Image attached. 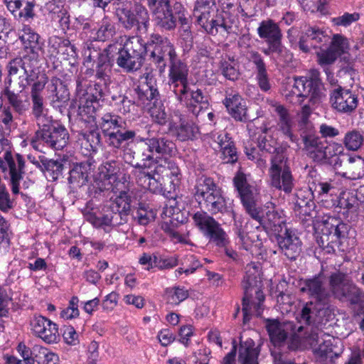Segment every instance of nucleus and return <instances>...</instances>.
I'll list each match as a JSON object with an SVG mask.
<instances>
[{
    "instance_id": "f257e3e1",
    "label": "nucleus",
    "mask_w": 364,
    "mask_h": 364,
    "mask_svg": "<svg viewBox=\"0 0 364 364\" xmlns=\"http://www.w3.org/2000/svg\"><path fill=\"white\" fill-rule=\"evenodd\" d=\"M105 51L126 73L139 70L148 52L150 60L162 74L167 66V58L168 85L176 100L196 117L203 109L209 106V96L205 90L196 85L190 86L188 65L178 58L176 47L167 37L153 33L144 42L141 36H129L123 45L110 43L105 48Z\"/></svg>"
},
{
    "instance_id": "f03ea898",
    "label": "nucleus",
    "mask_w": 364,
    "mask_h": 364,
    "mask_svg": "<svg viewBox=\"0 0 364 364\" xmlns=\"http://www.w3.org/2000/svg\"><path fill=\"white\" fill-rule=\"evenodd\" d=\"M126 124L120 116L106 112L100 117L96 127L100 129L108 148L114 153H122L124 159L132 161L135 152L131 145L137 132L134 129H126Z\"/></svg>"
},
{
    "instance_id": "7ed1b4c3",
    "label": "nucleus",
    "mask_w": 364,
    "mask_h": 364,
    "mask_svg": "<svg viewBox=\"0 0 364 364\" xmlns=\"http://www.w3.org/2000/svg\"><path fill=\"white\" fill-rule=\"evenodd\" d=\"M193 197L201 206H203L212 215L228 213L235 220V233L242 242H245V232L241 225L237 226L236 214L232 207L228 206L222 188L215 180L208 176L203 175L196 181L193 188Z\"/></svg>"
},
{
    "instance_id": "20e7f679",
    "label": "nucleus",
    "mask_w": 364,
    "mask_h": 364,
    "mask_svg": "<svg viewBox=\"0 0 364 364\" xmlns=\"http://www.w3.org/2000/svg\"><path fill=\"white\" fill-rule=\"evenodd\" d=\"M156 155L154 174L169 178L173 190L178 187L182 173L178 164L172 159L178 152L176 143L166 136L150 137Z\"/></svg>"
},
{
    "instance_id": "39448f33",
    "label": "nucleus",
    "mask_w": 364,
    "mask_h": 364,
    "mask_svg": "<svg viewBox=\"0 0 364 364\" xmlns=\"http://www.w3.org/2000/svg\"><path fill=\"white\" fill-rule=\"evenodd\" d=\"M142 142L138 149V154L141 158V163L133 164L135 158L130 161L125 159V161L136 169L134 173L136 183L144 190L149 191L153 193H160L164 188V181L163 176L154 174V168L150 171L151 166L149 163L156 166V156L150 137L141 138ZM136 153V151H134ZM136 154H134V156Z\"/></svg>"
},
{
    "instance_id": "423d86ee",
    "label": "nucleus",
    "mask_w": 364,
    "mask_h": 364,
    "mask_svg": "<svg viewBox=\"0 0 364 364\" xmlns=\"http://www.w3.org/2000/svg\"><path fill=\"white\" fill-rule=\"evenodd\" d=\"M247 270L241 282L244 291L242 301L244 323L250 321L251 318L252 307L254 308L257 316L262 315V304L265 299L262 289V282L255 275V273L258 272V266L255 262H252L247 266Z\"/></svg>"
},
{
    "instance_id": "0eeeda50",
    "label": "nucleus",
    "mask_w": 364,
    "mask_h": 364,
    "mask_svg": "<svg viewBox=\"0 0 364 364\" xmlns=\"http://www.w3.org/2000/svg\"><path fill=\"white\" fill-rule=\"evenodd\" d=\"M119 26L127 31H134L136 36L146 34L150 26L147 9L139 2L123 3L115 10Z\"/></svg>"
},
{
    "instance_id": "6e6552de",
    "label": "nucleus",
    "mask_w": 364,
    "mask_h": 364,
    "mask_svg": "<svg viewBox=\"0 0 364 364\" xmlns=\"http://www.w3.org/2000/svg\"><path fill=\"white\" fill-rule=\"evenodd\" d=\"M317 70H311L309 77L306 76H294L291 88L286 94V98L291 102L301 105L309 97L313 104L321 101L323 93V85Z\"/></svg>"
},
{
    "instance_id": "1a4fd4ad",
    "label": "nucleus",
    "mask_w": 364,
    "mask_h": 364,
    "mask_svg": "<svg viewBox=\"0 0 364 364\" xmlns=\"http://www.w3.org/2000/svg\"><path fill=\"white\" fill-rule=\"evenodd\" d=\"M38 124L39 129L36 132L35 136L31 140L33 148L38 149L37 144L39 141L54 150H62L66 146L69 139V133L62 123L49 117H43Z\"/></svg>"
},
{
    "instance_id": "9d476101",
    "label": "nucleus",
    "mask_w": 364,
    "mask_h": 364,
    "mask_svg": "<svg viewBox=\"0 0 364 364\" xmlns=\"http://www.w3.org/2000/svg\"><path fill=\"white\" fill-rule=\"evenodd\" d=\"M258 36L264 40L267 47L262 50V53L270 56L276 54L279 58H284L286 62L293 58V54L282 43L283 33L279 23L272 18L262 20L257 28Z\"/></svg>"
},
{
    "instance_id": "9b49d317",
    "label": "nucleus",
    "mask_w": 364,
    "mask_h": 364,
    "mask_svg": "<svg viewBox=\"0 0 364 364\" xmlns=\"http://www.w3.org/2000/svg\"><path fill=\"white\" fill-rule=\"evenodd\" d=\"M321 234L317 240L319 247L328 254L335 252V247L340 240L346 237L348 225L342 219L336 215H325L322 219Z\"/></svg>"
},
{
    "instance_id": "f8f14e48",
    "label": "nucleus",
    "mask_w": 364,
    "mask_h": 364,
    "mask_svg": "<svg viewBox=\"0 0 364 364\" xmlns=\"http://www.w3.org/2000/svg\"><path fill=\"white\" fill-rule=\"evenodd\" d=\"M156 26L163 31H173L176 27L177 20L186 31L189 28L188 12L181 3L176 2L171 7L170 1L151 11Z\"/></svg>"
},
{
    "instance_id": "ddd939ff",
    "label": "nucleus",
    "mask_w": 364,
    "mask_h": 364,
    "mask_svg": "<svg viewBox=\"0 0 364 364\" xmlns=\"http://www.w3.org/2000/svg\"><path fill=\"white\" fill-rule=\"evenodd\" d=\"M329 287L336 299L348 301L351 305L361 301L362 291L346 274L341 272L331 273L329 277Z\"/></svg>"
},
{
    "instance_id": "4468645a",
    "label": "nucleus",
    "mask_w": 364,
    "mask_h": 364,
    "mask_svg": "<svg viewBox=\"0 0 364 364\" xmlns=\"http://www.w3.org/2000/svg\"><path fill=\"white\" fill-rule=\"evenodd\" d=\"M247 214L267 231L279 233L286 224L284 210L277 208L272 203H267L264 207L257 205Z\"/></svg>"
},
{
    "instance_id": "2eb2a0df",
    "label": "nucleus",
    "mask_w": 364,
    "mask_h": 364,
    "mask_svg": "<svg viewBox=\"0 0 364 364\" xmlns=\"http://www.w3.org/2000/svg\"><path fill=\"white\" fill-rule=\"evenodd\" d=\"M104 91L100 83H95L92 87L80 97L78 115L86 123L97 124V112L102 107L100 102L104 100Z\"/></svg>"
},
{
    "instance_id": "dca6fc26",
    "label": "nucleus",
    "mask_w": 364,
    "mask_h": 364,
    "mask_svg": "<svg viewBox=\"0 0 364 364\" xmlns=\"http://www.w3.org/2000/svg\"><path fill=\"white\" fill-rule=\"evenodd\" d=\"M0 168L9 176L12 193L18 194L20 183L23 179L27 168L25 157L18 153L13 154L7 149L3 159H0Z\"/></svg>"
},
{
    "instance_id": "f3484780",
    "label": "nucleus",
    "mask_w": 364,
    "mask_h": 364,
    "mask_svg": "<svg viewBox=\"0 0 364 364\" xmlns=\"http://www.w3.org/2000/svg\"><path fill=\"white\" fill-rule=\"evenodd\" d=\"M32 335L46 344H56L60 341L58 325L40 314H34L29 320Z\"/></svg>"
},
{
    "instance_id": "a211bd4d",
    "label": "nucleus",
    "mask_w": 364,
    "mask_h": 364,
    "mask_svg": "<svg viewBox=\"0 0 364 364\" xmlns=\"http://www.w3.org/2000/svg\"><path fill=\"white\" fill-rule=\"evenodd\" d=\"M123 163L119 160H107L99 167V181H97L100 191L117 189V183L119 181Z\"/></svg>"
},
{
    "instance_id": "6ab92c4d",
    "label": "nucleus",
    "mask_w": 364,
    "mask_h": 364,
    "mask_svg": "<svg viewBox=\"0 0 364 364\" xmlns=\"http://www.w3.org/2000/svg\"><path fill=\"white\" fill-rule=\"evenodd\" d=\"M198 25L208 35L215 36L218 33L229 34L232 31L235 23L227 13L204 14L203 17L196 21Z\"/></svg>"
},
{
    "instance_id": "aec40b11",
    "label": "nucleus",
    "mask_w": 364,
    "mask_h": 364,
    "mask_svg": "<svg viewBox=\"0 0 364 364\" xmlns=\"http://www.w3.org/2000/svg\"><path fill=\"white\" fill-rule=\"evenodd\" d=\"M284 160H274L269 169L271 186L287 194L291 193L294 187V179L289 166H282Z\"/></svg>"
},
{
    "instance_id": "412c9836",
    "label": "nucleus",
    "mask_w": 364,
    "mask_h": 364,
    "mask_svg": "<svg viewBox=\"0 0 364 364\" xmlns=\"http://www.w3.org/2000/svg\"><path fill=\"white\" fill-rule=\"evenodd\" d=\"M18 38L23 46V55L38 63L45 46L41 36L30 26L23 25Z\"/></svg>"
},
{
    "instance_id": "4be33fe9",
    "label": "nucleus",
    "mask_w": 364,
    "mask_h": 364,
    "mask_svg": "<svg viewBox=\"0 0 364 364\" xmlns=\"http://www.w3.org/2000/svg\"><path fill=\"white\" fill-rule=\"evenodd\" d=\"M303 149L314 160H321L326 156V145L312 126L299 129Z\"/></svg>"
},
{
    "instance_id": "5701e85b",
    "label": "nucleus",
    "mask_w": 364,
    "mask_h": 364,
    "mask_svg": "<svg viewBox=\"0 0 364 364\" xmlns=\"http://www.w3.org/2000/svg\"><path fill=\"white\" fill-rule=\"evenodd\" d=\"M232 184L237 197L248 213L257 205L255 187L248 182L247 175L240 168L235 173Z\"/></svg>"
},
{
    "instance_id": "b1692460",
    "label": "nucleus",
    "mask_w": 364,
    "mask_h": 364,
    "mask_svg": "<svg viewBox=\"0 0 364 364\" xmlns=\"http://www.w3.org/2000/svg\"><path fill=\"white\" fill-rule=\"evenodd\" d=\"M301 285L300 291L306 294L318 304H330L331 295L324 287L322 272L301 280Z\"/></svg>"
},
{
    "instance_id": "393cba45",
    "label": "nucleus",
    "mask_w": 364,
    "mask_h": 364,
    "mask_svg": "<svg viewBox=\"0 0 364 364\" xmlns=\"http://www.w3.org/2000/svg\"><path fill=\"white\" fill-rule=\"evenodd\" d=\"M132 91V95H135V100L137 105L144 107H148L154 103H159L161 100L157 84L155 80L147 75L144 82H141Z\"/></svg>"
},
{
    "instance_id": "a878e982",
    "label": "nucleus",
    "mask_w": 364,
    "mask_h": 364,
    "mask_svg": "<svg viewBox=\"0 0 364 364\" xmlns=\"http://www.w3.org/2000/svg\"><path fill=\"white\" fill-rule=\"evenodd\" d=\"M222 102L228 113L235 121L240 122L249 121L246 102L237 91L226 90L225 97Z\"/></svg>"
},
{
    "instance_id": "bb28decb",
    "label": "nucleus",
    "mask_w": 364,
    "mask_h": 364,
    "mask_svg": "<svg viewBox=\"0 0 364 364\" xmlns=\"http://www.w3.org/2000/svg\"><path fill=\"white\" fill-rule=\"evenodd\" d=\"M332 107L343 114L352 113L358 107V96L351 90L339 87L333 90L330 96Z\"/></svg>"
},
{
    "instance_id": "cd10ccee",
    "label": "nucleus",
    "mask_w": 364,
    "mask_h": 364,
    "mask_svg": "<svg viewBox=\"0 0 364 364\" xmlns=\"http://www.w3.org/2000/svg\"><path fill=\"white\" fill-rule=\"evenodd\" d=\"M314 198V193L309 186L296 191L294 197L293 208L296 216L302 220H307V217L313 218L312 212L316 208Z\"/></svg>"
},
{
    "instance_id": "c85d7f7f",
    "label": "nucleus",
    "mask_w": 364,
    "mask_h": 364,
    "mask_svg": "<svg viewBox=\"0 0 364 364\" xmlns=\"http://www.w3.org/2000/svg\"><path fill=\"white\" fill-rule=\"evenodd\" d=\"M247 60L254 65L258 87L261 91L268 92L272 88V85L264 58L258 51L250 50L247 53Z\"/></svg>"
},
{
    "instance_id": "c756f323",
    "label": "nucleus",
    "mask_w": 364,
    "mask_h": 364,
    "mask_svg": "<svg viewBox=\"0 0 364 364\" xmlns=\"http://www.w3.org/2000/svg\"><path fill=\"white\" fill-rule=\"evenodd\" d=\"M213 141L218 144L220 159L225 164H234L238 161V151L231 134L221 131L213 135Z\"/></svg>"
},
{
    "instance_id": "7c9ffc66",
    "label": "nucleus",
    "mask_w": 364,
    "mask_h": 364,
    "mask_svg": "<svg viewBox=\"0 0 364 364\" xmlns=\"http://www.w3.org/2000/svg\"><path fill=\"white\" fill-rule=\"evenodd\" d=\"M276 237L281 253L291 261L296 260L301 252L302 242L295 232L286 228L284 234Z\"/></svg>"
},
{
    "instance_id": "2f4dec72",
    "label": "nucleus",
    "mask_w": 364,
    "mask_h": 364,
    "mask_svg": "<svg viewBox=\"0 0 364 364\" xmlns=\"http://www.w3.org/2000/svg\"><path fill=\"white\" fill-rule=\"evenodd\" d=\"M267 129H264V132L257 138V146L262 151L271 154L272 156L270 159L271 164H274V161L279 159L284 160V153L289 146L282 143L279 144L277 140L272 135L267 134Z\"/></svg>"
},
{
    "instance_id": "473e14b6",
    "label": "nucleus",
    "mask_w": 364,
    "mask_h": 364,
    "mask_svg": "<svg viewBox=\"0 0 364 364\" xmlns=\"http://www.w3.org/2000/svg\"><path fill=\"white\" fill-rule=\"evenodd\" d=\"M168 130L180 141H193L197 139L199 134V128L196 123L181 118L179 124L173 120L170 121L168 124Z\"/></svg>"
},
{
    "instance_id": "72a5a7b5",
    "label": "nucleus",
    "mask_w": 364,
    "mask_h": 364,
    "mask_svg": "<svg viewBox=\"0 0 364 364\" xmlns=\"http://www.w3.org/2000/svg\"><path fill=\"white\" fill-rule=\"evenodd\" d=\"M97 65L95 68V77L100 83L102 88L106 87L110 83L111 68L113 65V60L105 48L102 51L97 52Z\"/></svg>"
},
{
    "instance_id": "f704fd0d",
    "label": "nucleus",
    "mask_w": 364,
    "mask_h": 364,
    "mask_svg": "<svg viewBox=\"0 0 364 364\" xmlns=\"http://www.w3.org/2000/svg\"><path fill=\"white\" fill-rule=\"evenodd\" d=\"M48 82V77L46 73H43L41 78L32 85L31 88V97L32 101V113L33 116L41 122L44 109L43 97L41 92L44 90L46 85Z\"/></svg>"
},
{
    "instance_id": "c9c22d12",
    "label": "nucleus",
    "mask_w": 364,
    "mask_h": 364,
    "mask_svg": "<svg viewBox=\"0 0 364 364\" xmlns=\"http://www.w3.org/2000/svg\"><path fill=\"white\" fill-rule=\"evenodd\" d=\"M78 141L80 142V150L85 156H92L97 154L101 146L102 137L97 127L92 130L81 132L78 134Z\"/></svg>"
},
{
    "instance_id": "e433bc0d",
    "label": "nucleus",
    "mask_w": 364,
    "mask_h": 364,
    "mask_svg": "<svg viewBox=\"0 0 364 364\" xmlns=\"http://www.w3.org/2000/svg\"><path fill=\"white\" fill-rule=\"evenodd\" d=\"M309 176L308 185L318 198L332 196L336 192V183L331 178H323L316 172H311Z\"/></svg>"
},
{
    "instance_id": "4c0bfd02",
    "label": "nucleus",
    "mask_w": 364,
    "mask_h": 364,
    "mask_svg": "<svg viewBox=\"0 0 364 364\" xmlns=\"http://www.w3.org/2000/svg\"><path fill=\"white\" fill-rule=\"evenodd\" d=\"M117 33L115 23L107 16H105L90 31V40L105 42L111 40Z\"/></svg>"
},
{
    "instance_id": "58836bf2",
    "label": "nucleus",
    "mask_w": 364,
    "mask_h": 364,
    "mask_svg": "<svg viewBox=\"0 0 364 364\" xmlns=\"http://www.w3.org/2000/svg\"><path fill=\"white\" fill-rule=\"evenodd\" d=\"M132 196L129 191H122L114 199L110 200L108 207L127 223L132 212Z\"/></svg>"
},
{
    "instance_id": "ea45409f",
    "label": "nucleus",
    "mask_w": 364,
    "mask_h": 364,
    "mask_svg": "<svg viewBox=\"0 0 364 364\" xmlns=\"http://www.w3.org/2000/svg\"><path fill=\"white\" fill-rule=\"evenodd\" d=\"M358 188L356 193L343 192L340 194L338 201V206L343 210V215L350 223L356 222V209L358 200Z\"/></svg>"
},
{
    "instance_id": "a19ab883",
    "label": "nucleus",
    "mask_w": 364,
    "mask_h": 364,
    "mask_svg": "<svg viewBox=\"0 0 364 364\" xmlns=\"http://www.w3.org/2000/svg\"><path fill=\"white\" fill-rule=\"evenodd\" d=\"M261 348L257 346L252 338H247L244 341H240L238 362L240 364H259L258 358L260 354Z\"/></svg>"
},
{
    "instance_id": "79ce46f5",
    "label": "nucleus",
    "mask_w": 364,
    "mask_h": 364,
    "mask_svg": "<svg viewBox=\"0 0 364 364\" xmlns=\"http://www.w3.org/2000/svg\"><path fill=\"white\" fill-rule=\"evenodd\" d=\"M330 304H318L316 301H309L305 303L301 311V319L306 323L310 324L316 318L322 319L329 309Z\"/></svg>"
},
{
    "instance_id": "37998d69",
    "label": "nucleus",
    "mask_w": 364,
    "mask_h": 364,
    "mask_svg": "<svg viewBox=\"0 0 364 364\" xmlns=\"http://www.w3.org/2000/svg\"><path fill=\"white\" fill-rule=\"evenodd\" d=\"M22 91L16 92L13 90H6V95L3 97L6 99L10 109H13L14 112L20 115H26L29 112L31 103L27 95L23 96L21 93Z\"/></svg>"
},
{
    "instance_id": "c03bdc74",
    "label": "nucleus",
    "mask_w": 364,
    "mask_h": 364,
    "mask_svg": "<svg viewBox=\"0 0 364 364\" xmlns=\"http://www.w3.org/2000/svg\"><path fill=\"white\" fill-rule=\"evenodd\" d=\"M92 170V163L90 159L76 163L69 171V183L76 184L78 186L85 185Z\"/></svg>"
},
{
    "instance_id": "a18cd8bd",
    "label": "nucleus",
    "mask_w": 364,
    "mask_h": 364,
    "mask_svg": "<svg viewBox=\"0 0 364 364\" xmlns=\"http://www.w3.org/2000/svg\"><path fill=\"white\" fill-rule=\"evenodd\" d=\"M275 112L279 116L277 126L286 138L291 142H297L298 138L292 132V122L287 109L282 105L275 106Z\"/></svg>"
},
{
    "instance_id": "49530a36",
    "label": "nucleus",
    "mask_w": 364,
    "mask_h": 364,
    "mask_svg": "<svg viewBox=\"0 0 364 364\" xmlns=\"http://www.w3.org/2000/svg\"><path fill=\"white\" fill-rule=\"evenodd\" d=\"M58 355L41 346H34L29 360L30 364H58Z\"/></svg>"
},
{
    "instance_id": "de8ad7c7",
    "label": "nucleus",
    "mask_w": 364,
    "mask_h": 364,
    "mask_svg": "<svg viewBox=\"0 0 364 364\" xmlns=\"http://www.w3.org/2000/svg\"><path fill=\"white\" fill-rule=\"evenodd\" d=\"M33 164L43 172H47L53 181H56L62 176L64 168L63 164L59 160L49 159L45 156L40 157V162Z\"/></svg>"
},
{
    "instance_id": "09e8293b",
    "label": "nucleus",
    "mask_w": 364,
    "mask_h": 364,
    "mask_svg": "<svg viewBox=\"0 0 364 364\" xmlns=\"http://www.w3.org/2000/svg\"><path fill=\"white\" fill-rule=\"evenodd\" d=\"M163 296L166 304L173 307L188 298L189 291L185 287L174 285L166 288Z\"/></svg>"
},
{
    "instance_id": "8fccbe9b",
    "label": "nucleus",
    "mask_w": 364,
    "mask_h": 364,
    "mask_svg": "<svg viewBox=\"0 0 364 364\" xmlns=\"http://www.w3.org/2000/svg\"><path fill=\"white\" fill-rule=\"evenodd\" d=\"M37 64L38 63L25 55H18L9 60L6 69L9 76H15L18 74L21 70L24 71L25 69L32 68Z\"/></svg>"
},
{
    "instance_id": "3c124183",
    "label": "nucleus",
    "mask_w": 364,
    "mask_h": 364,
    "mask_svg": "<svg viewBox=\"0 0 364 364\" xmlns=\"http://www.w3.org/2000/svg\"><path fill=\"white\" fill-rule=\"evenodd\" d=\"M203 235L208 239L210 243L214 244L218 247H226L230 242L228 234L218 221Z\"/></svg>"
},
{
    "instance_id": "603ef678",
    "label": "nucleus",
    "mask_w": 364,
    "mask_h": 364,
    "mask_svg": "<svg viewBox=\"0 0 364 364\" xmlns=\"http://www.w3.org/2000/svg\"><path fill=\"white\" fill-rule=\"evenodd\" d=\"M266 328L272 343L275 346H280L287 338V333L277 319H267Z\"/></svg>"
},
{
    "instance_id": "864d4df0",
    "label": "nucleus",
    "mask_w": 364,
    "mask_h": 364,
    "mask_svg": "<svg viewBox=\"0 0 364 364\" xmlns=\"http://www.w3.org/2000/svg\"><path fill=\"white\" fill-rule=\"evenodd\" d=\"M119 215L113 212L108 206L104 210V213L100 216L99 228L105 232H110L114 228L125 224Z\"/></svg>"
},
{
    "instance_id": "5fc2aeb1",
    "label": "nucleus",
    "mask_w": 364,
    "mask_h": 364,
    "mask_svg": "<svg viewBox=\"0 0 364 364\" xmlns=\"http://www.w3.org/2000/svg\"><path fill=\"white\" fill-rule=\"evenodd\" d=\"M343 144L348 151H358L364 144L363 132L357 129L348 131L343 139Z\"/></svg>"
},
{
    "instance_id": "6e6d98bb",
    "label": "nucleus",
    "mask_w": 364,
    "mask_h": 364,
    "mask_svg": "<svg viewBox=\"0 0 364 364\" xmlns=\"http://www.w3.org/2000/svg\"><path fill=\"white\" fill-rule=\"evenodd\" d=\"M132 91L130 90L127 91L124 95L112 97L115 101L114 105L118 112L125 115L134 110L136 102L135 98L132 97Z\"/></svg>"
},
{
    "instance_id": "4d7b16f0",
    "label": "nucleus",
    "mask_w": 364,
    "mask_h": 364,
    "mask_svg": "<svg viewBox=\"0 0 364 364\" xmlns=\"http://www.w3.org/2000/svg\"><path fill=\"white\" fill-rule=\"evenodd\" d=\"M146 108L152 122L155 124L160 126H164L171 121L169 120L168 114L165 110V107L161 100H159V103H154Z\"/></svg>"
},
{
    "instance_id": "13d9d810",
    "label": "nucleus",
    "mask_w": 364,
    "mask_h": 364,
    "mask_svg": "<svg viewBox=\"0 0 364 364\" xmlns=\"http://www.w3.org/2000/svg\"><path fill=\"white\" fill-rule=\"evenodd\" d=\"M192 219L195 226L199 229L203 235L217 221L213 216L203 210L196 212L193 215Z\"/></svg>"
},
{
    "instance_id": "bf43d9fd",
    "label": "nucleus",
    "mask_w": 364,
    "mask_h": 364,
    "mask_svg": "<svg viewBox=\"0 0 364 364\" xmlns=\"http://www.w3.org/2000/svg\"><path fill=\"white\" fill-rule=\"evenodd\" d=\"M317 56L318 64L323 68L327 79L330 80V78L333 77V73L331 72L329 65L333 64L338 56L329 48L321 53H318Z\"/></svg>"
},
{
    "instance_id": "052dcab7",
    "label": "nucleus",
    "mask_w": 364,
    "mask_h": 364,
    "mask_svg": "<svg viewBox=\"0 0 364 364\" xmlns=\"http://www.w3.org/2000/svg\"><path fill=\"white\" fill-rule=\"evenodd\" d=\"M219 69L221 74L227 80L235 81L238 79L240 76V71L234 60L222 59L219 63Z\"/></svg>"
},
{
    "instance_id": "680f3d73",
    "label": "nucleus",
    "mask_w": 364,
    "mask_h": 364,
    "mask_svg": "<svg viewBox=\"0 0 364 364\" xmlns=\"http://www.w3.org/2000/svg\"><path fill=\"white\" fill-rule=\"evenodd\" d=\"M40 72L32 68H26L23 71V75H20L18 78V85L21 89V91L25 90L29 86L32 87V85L40 80L41 76Z\"/></svg>"
},
{
    "instance_id": "e2e57ef3",
    "label": "nucleus",
    "mask_w": 364,
    "mask_h": 364,
    "mask_svg": "<svg viewBox=\"0 0 364 364\" xmlns=\"http://www.w3.org/2000/svg\"><path fill=\"white\" fill-rule=\"evenodd\" d=\"M306 32L317 49H321L329 42L330 36L317 27H309Z\"/></svg>"
},
{
    "instance_id": "0e129e2a",
    "label": "nucleus",
    "mask_w": 364,
    "mask_h": 364,
    "mask_svg": "<svg viewBox=\"0 0 364 364\" xmlns=\"http://www.w3.org/2000/svg\"><path fill=\"white\" fill-rule=\"evenodd\" d=\"M335 338L327 334L322 342L318 344V348L314 349V354L322 359H326L328 357L332 358L331 353L333 351Z\"/></svg>"
},
{
    "instance_id": "69168bd1",
    "label": "nucleus",
    "mask_w": 364,
    "mask_h": 364,
    "mask_svg": "<svg viewBox=\"0 0 364 364\" xmlns=\"http://www.w3.org/2000/svg\"><path fill=\"white\" fill-rule=\"evenodd\" d=\"M13 291L10 287H0V318L9 315V304L13 301Z\"/></svg>"
},
{
    "instance_id": "338daca9",
    "label": "nucleus",
    "mask_w": 364,
    "mask_h": 364,
    "mask_svg": "<svg viewBox=\"0 0 364 364\" xmlns=\"http://www.w3.org/2000/svg\"><path fill=\"white\" fill-rule=\"evenodd\" d=\"M350 178L355 180L364 177V158L357 156L348 158Z\"/></svg>"
},
{
    "instance_id": "774afa93",
    "label": "nucleus",
    "mask_w": 364,
    "mask_h": 364,
    "mask_svg": "<svg viewBox=\"0 0 364 364\" xmlns=\"http://www.w3.org/2000/svg\"><path fill=\"white\" fill-rule=\"evenodd\" d=\"M215 0H196L194 4V12L196 16V21H199L204 14L210 15L214 12Z\"/></svg>"
}]
</instances>
